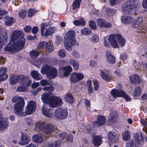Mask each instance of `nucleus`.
Masks as SVG:
<instances>
[{
  "label": "nucleus",
  "mask_w": 147,
  "mask_h": 147,
  "mask_svg": "<svg viewBox=\"0 0 147 147\" xmlns=\"http://www.w3.org/2000/svg\"><path fill=\"white\" fill-rule=\"evenodd\" d=\"M10 38L9 42L4 48V51L14 53L22 50L24 47L26 42L24 37Z\"/></svg>",
  "instance_id": "f257e3e1"
},
{
  "label": "nucleus",
  "mask_w": 147,
  "mask_h": 147,
  "mask_svg": "<svg viewBox=\"0 0 147 147\" xmlns=\"http://www.w3.org/2000/svg\"><path fill=\"white\" fill-rule=\"evenodd\" d=\"M42 100L45 103L49 104L51 107H54L61 105L63 102L62 100L58 97L51 96L48 94L42 95Z\"/></svg>",
  "instance_id": "f03ea898"
},
{
  "label": "nucleus",
  "mask_w": 147,
  "mask_h": 147,
  "mask_svg": "<svg viewBox=\"0 0 147 147\" xmlns=\"http://www.w3.org/2000/svg\"><path fill=\"white\" fill-rule=\"evenodd\" d=\"M40 72L43 74H46L47 77L49 79L55 78L58 74V71L56 68L49 65H45L42 68Z\"/></svg>",
  "instance_id": "7ed1b4c3"
},
{
  "label": "nucleus",
  "mask_w": 147,
  "mask_h": 147,
  "mask_svg": "<svg viewBox=\"0 0 147 147\" xmlns=\"http://www.w3.org/2000/svg\"><path fill=\"white\" fill-rule=\"evenodd\" d=\"M137 2V0H128L122 7L124 13L127 14L130 12H135L138 9V6L137 5V7H136L134 5H136Z\"/></svg>",
  "instance_id": "20e7f679"
},
{
  "label": "nucleus",
  "mask_w": 147,
  "mask_h": 147,
  "mask_svg": "<svg viewBox=\"0 0 147 147\" xmlns=\"http://www.w3.org/2000/svg\"><path fill=\"white\" fill-rule=\"evenodd\" d=\"M68 115L67 110L61 108H58L54 112L55 116L58 119H64L67 118Z\"/></svg>",
  "instance_id": "39448f33"
},
{
  "label": "nucleus",
  "mask_w": 147,
  "mask_h": 147,
  "mask_svg": "<svg viewBox=\"0 0 147 147\" xmlns=\"http://www.w3.org/2000/svg\"><path fill=\"white\" fill-rule=\"evenodd\" d=\"M17 79L18 82L20 84L25 86H29L31 84L32 81L28 80V78L22 74L17 75Z\"/></svg>",
  "instance_id": "423d86ee"
},
{
  "label": "nucleus",
  "mask_w": 147,
  "mask_h": 147,
  "mask_svg": "<svg viewBox=\"0 0 147 147\" xmlns=\"http://www.w3.org/2000/svg\"><path fill=\"white\" fill-rule=\"evenodd\" d=\"M64 45L65 49L68 51L71 50V47L76 43L75 37H64Z\"/></svg>",
  "instance_id": "0eeeda50"
},
{
  "label": "nucleus",
  "mask_w": 147,
  "mask_h": 147,
  "mask_svg": "<svg viewBox=\"0 0 147 147\" xmlns=\"http://www.w3.org/2000/svg\"><path fill=\"white\" fill-rule=\"evenodd\" d=\"M97 121L92 122L93 125L96 128L100 127L104 125L106 123V118L105 117L102 115H99L97 116Z\"/></svg>",
  "instance_id": "6e6552de"
},
{
  "label": "nucleus",
  "mask_w": 147,
  "mask_h": 147,
  "mask_svg": "<svg viewBox=\"0 0 147 147\" xmlns=\"http://www.w3.org/2000/svg\"><path fill=\"white\" fill-rule=\"evenodd\" d=\"M25 105V101L17 103L14 105L15 113L18 115L21 114V116H23L22 112L23 110V108Z\"/></svg>",
  "instance_id": "1a4fd4ad"
},
{
  "label": "nucleus",
  "mask_w": 147,
  "mask_h": 147,
  "mask_svg": "<svg viewBox=\"0 0 147 147\" xmlns=\"http://www.w3.org/2000/svg\"><path fill=\"white\" fill-rule=\"evenodd\" d=\"M35 102L34 101H30L27 106L26 110L24 116L26 115H30L33 114L35 111L36 106Z\"/></svg>",
  "instance_id": "9d476101"
},
{
  "label": "nucleus",
  "mask_w": 147,
  "mask_h": 147,
  "mask_svg": "<svg viewBox=\"0 0 147 147\" xmlns=\"http://www.w3.org/2000/svg\"><path fill=\"white\" fill-rule=\"evenodd\" d=\"M129 80L131 83L134 85H139L141 82L140 76L136 74L131 75L129 77Z\"/></svg>",
  "instance_id": "9b49d317"
},
{
  "label": "nucleus",
  "mask_w": 147,
  "mask_h": 147,
  "mask_svg": "<svg viewBox=\"0 0 147 147\" xmlns=\"http://www.w3.org/2000/svg\"><path fill=\"white\" fill-rule=\"evenodd\" d=\"M124 90L120 89H113L111 92V95L114 98H116L117 97H121L123 93Z\"/></svg>",
  "instance_id": "f8f14e48"
},
{
  "label": "nucleus",
  "mask_w": 147,
  "mask_h": 147,
  "mask_svg": "<svg viewBox=\"0 0 147 147\" xmlns=\"http://www.w3.org/2000/svg\"><path fill=\"white\" fill-rule=\"evenodd\" d=\"M63 70L64 71L63 74L64 76L67 77L70 74L72 71V69L71 66H67L65 67H60L59 70L60 73L61 70Z\"/></svg>",
  "instance_id": "ddd939ff"
},
{
  "label": "nucleus",
  "mask_w": 147,
  "mask_h": 147,
  "mask_svg": "<svg viewBox=\"0 0 147 147\" xmlns=\"http://www.w3.org/2000/svg\"><path fill=\"white\" fill-rule=\"evenodd\" d=\"M30 138L26 134L22 133L21 136L20 145H25L28 144L30 142Z\"/></svg>",
  "instance_id": "4468645a"
},
{
  "label": "nucleus",
  "mask_w": 147,
  "mask_h": 147,
  "mask_svg": "<svg viewBox=\"0 0 147 147\" xmlns=\"http://www.w3.org/2000/svg\"><path fill=\"white\" fill-rule=\"evenodd\" d=\"M93 141L92 143L94 146H98L100 145L102 143V138L99 136H92Z\"/></svg>",
  "instance_id": "2eb2a0df"
},
{
  "label": "nucleus",
  "mask_w": 147,
  "mask_h": 147,
  "mask_svg": "<svg viewBox=\"0 0 147 147\" xmlns=\"http://www.w3.org/2000/svg\"><path fill=\"white\" fill-rule=\"evenodd\" d=\"M115 37H109L108 40L109 42L112 47L114 48H119V45L117 39H115Z\"/></svg>",
  "instance_id": "dca6fc26"
},
{
  "label": "nucleus",
  "mask_w": 147,
  "mask_h": 147,
  "mask_svg": "<svg viewBox=\"0 0 147 147\" xmlns=\"http://www.w3.org/2000/svg\"><path fill=\"white\" fill-rule=\"evenodd\" d=\"M106 57L107 61L109 63L114 64L116 62L114 56L111 55V52L107 51L106 53Z\"/></svg>",
  "instance_id": "f3484780"
},
{
  "label": "nucleus",
  "mask_w": 147,
  "mask_h": 147,
  "mask_svg": "<svg viewBox=\"0 0 147 147\" xmlns=\"http://www.w3.org/2000/svg\"><path fill=\"white\" fill-rule=\"evenodd\" d=\"M54 129V127L52 124H48L44 126L43 131L46 134H49L53 131Z\"/></svg>",
  "instance_id": "a211bd4d"
},
{
  "label": "nucleus",
  "mask_w": 147,
  "mask_h": 147,
  "mask_svg": "<svg viewBox=\"0 0 147 147\" xmlns=\"http://www.w3.org/2000/svg\"><path fill=\"white\" fill-rule=\"evenodd\" d=\"M108 137L109 141L112 143L115 142L118 139L116 137L115 134L114 132L109 131L108 134Z\"/></svg>",
  "instance_id": "6ab92c4d"
},
{
  "label": "nucleus",
  "mask_w": 147,
  "mask_h": 147,
  "mask_svg": "<svg viewBox=\"0 0 147 147\" xmlns=\"http://www.w3.org/2000/svg\"><path fill=\"white\" fill-rule=\"evenodd\" d=\"M0 131H3L7 129L9 126L8 122L6 120H2L0 118Z\"/></svg>",
  "instance_id": "aec40b11"
},
{
  "label": "nucleus",
  "mask_w": 147,
  "mask_h": 147,
  "mask_svg": "<svg viewBox=\"0 0 147 147\" xmlns=\"http://www.w3.org/2000/svg\"><path fill=\"white\" fill-rule=\"evenodd\" d=\"M121 20L122 22L125 24L131 23L134 20L132 17L125 16L122 17Z\"/></svg>",
  "instance_id": "412c9836"
},
{
  "label": "nucleus",
  "mask_w": 147,
  "mask_h": 147,
  "mask_svg": "<svg viewBox=\"0 0 147 147\" xmlns=\"http://www.w3.org/2000/svg\"><path fill=\"white\" fill-rule=\"evenodd\" d=\"M142 20V18L139 17L137 18L135 20L133 21L131 25V27L133 28H136L139 26Z\"/></svg>",
  "instance_id": "4be33fe9"
},
{
  "label": "nucleus",
  "mask_w": 147,
  "mask_h": 147,
  "mask_svg": "<svg viewBox=\"0 0 147 147\" xmlns=\"http://www.w3.org/2000/svg\"><path fill=\"white\" fill-rule=\"evenodd\" d=\"M30 74L33 79L37 80H40L42 78V77L40 75V74L38 73V71H32Z\"/></svg>",
  "instance_id": "5701e85b"
},
{
  "label": "nucleus",
  "mask_w": 147,
  "mask_h": 147,
  "mask_svg": "<svg viewBox=\"0 0 147 147\" xmlns=\"http://www.w3.org/2000/svg\"><path fill=\"white\" fill-rule=\"evenodd\" d=\"M32 139L36 143H40L42 142L44 139L40 135L37 134L34 135L32 137Z\"/></svg>",
  "instance_id": "b1692460"
},
{
  "label": "nucleus",
  "mask_w": 147,
  "mask_h": 147,
  "mask_svg": "<svg viewBox=\"0 0 147 147\" xmlns=\"http://www.w3.org/2000/svg\"><path fill=\"white\" fill-rule=\"evenodd\" d=\"M82 0H75L72 4L73 10L77 11L80 8Z\"/></svg>",
  "instance_id": "393cba45"
},
{
  "label": "nucleus",
  "mask_w": 147,
  "mask_h": 147,
  "mask_svg": "<svg viewBox=\"0 0 147 147\" xmlns=\"http://www.w3.org/2000/svg\"><path fill=\"white\" fill-rule=\"evenodd\" d=\"M11 101L13 103L16 104L24 101V99L22 97L18 96H13L11 99Z\"/></svg>",
  "instance_id": "a878e982"
},
{
  "label": "nucleus",
  "mask_w": 147,
  "mask_h": 147,
  "mask_svg": "<svg viewBox=\"0 0 147 147\" xmlns=\"http://www.w3.org/2000/svg\"><path fill=\"white\" fill-rule=\"evenodd\" d=\"M109 74H106L102 70L100 71V75L102 78L106 81H110L111 80V77H110Z\"/></svg>",
  "instance_id": "bb28decb"
},
{
  "label": "nucleus",
  "mask_w": 147,
  "mask_h": 147,
  "mask_svg": "<svg viewBox=\"0 0 147 147\" xmlns=\"http://www.w3.org/2000/svg\"><path fill=\"white\" fill-rule=\"evenodd\" d=\"M45 35L47 36H49L53 34L55 30V28L54 27H51L49 28L45 29Z\"/></svg>",
  "instance_id": "cd10ccee"
},
{
  "label": "nucleus",
  "mask_w": 147,
  "mask_h": 147,
  "mask_svg": "<svg viewBox=\"0 0 147 147\" xmlns=\"http://www.w3.org/2000/svg\"><path fill=\"white\" fill-rule=\"evenodd\" d=\"M86 84L88 93L90 95L93 91L91 81L89 79H88L86 81Z\"/></svg>",
  "instance_id": "c85d7f7f"
},
{
  "label": "nucleus",
  "mask_w": 147,
  "mask_h": 147,
  "mask_svg": "<svg viewBox=\"0 0 147 147\" xmlns=\"http://www.w3.org/2000/svg\"><path fill=\"white\" fill-rule=\"evenodd\" d=\"M117 117L115 115H111L107 120V121L109 124L112 125L114 123L117 121Z\"/></svg>",
  "instance_id": "c756f323"
},
{
  "label": "nucleus",
  "mask_w": 147,
  "mask_h": 147,
  "mask_svg": "<svg viewBox=\"0 0 147 147\" xmlns=\"http://www.w3.org/2000/svg\"><path fill=\"white\" fill-rule=\"evenodd\" d=\"M24 34L22 31L16 30L11 32V37H24Z\"/></svg>",
  "instance_id": "7c9ffc66"
},
{
  "label": "nucleus",
  "mask_w": 147,
  "mask_h": 147,
  "mask_svg": "<svg viewBox=\"0 0 147 147\" xmlns=\"http://www.w3.org/2000/svg\"><path fill=\"white\" fill-rule=\"evenodd\" d=\"M44 124V122L36 123L35 125L34 130L37 131H41L43 129Z\"/></svg>",
  "instance_id": "2f4dec72"
},
{
  "label": "nucleus",
  "mask_w": 147,
  "mask_h": 147,
  "mask_svg": "<svg viewBox=\"0 0 147 147\" xmlns=\"http://www.w3.org/2000/svg\"><path fill=\"white\" fill-rule=\"evenodd\" d=\"M45 46V50L47 51L49 53H51L53 51L54 48L52 44L48 42H46Z\"/></svg>",
  "instance_id": "473e14b6"
},
{
  "label": "nucleus",
  "mask_w": 147,
  "mask_h": 147,
  "mask_svg": "<svg viewBox=\"0 0 147 147\" xmlns=\"http://www.w3.org/2000/svg\"><path fill=\"white\" fill-rule=\"evenodd\" d=\"M66 101L70 103H72L74 102V97L71 93L67 94L65 97Z\"/></svg>",
  "instance_id": "72a5a7b5"
},
{
  "label": "nucleus",
  "mask_w": 147,
  "mask_h": 147,
  "mask_svg": "<svg viewBox=\"0 0 147 147\" xmlns=\"http://www.w3.org/2000/svg\"><path fill=\"white\" fill-rule=\"evenodd\" d=\"M69 62L70 64L73 65L74 68L76 69L77 70L79 67V63L78 61L74 59H70L69 60Z\"/></svg>",
  "instance_id": "f704fd0d"
},
{
  "label": "nucleus",
  "mask_w": 147,
  "mask_h": 147,
  "mask_svg": "<svg viewBox=\"0 0 147 147\" xmlns=\"http://www.w3.org/2000/svg\"><path fill=\"white\" fill-rule=\"evenodd\" d=\"M74 24L76 25H81L82 26H84L86 24V22L84 19L81 18L79 20L74 21Z\"/></svg>",
  "instance_id": "c9c22d12"
},
{
  "label": "nucleus",
  "mask_w": 147,
  "mask_h": 147,
  "mask_svg": "<svg viewBox=\"0 0 147 147\" xmlns=\"http://www.w3.org/2000/svg\"><path fill=\"white\" fill-rule=\"evenodd\" d=\"M17 75L15 76L13 75L11 76L9 79V83L11 85H14L18 82V80L17 79Z\"/></svg>",
  "instance_id": "e433bc0d"
},
{
  "label": "nucleus",
  "mask_w": 147,
  "mask_h": 147,
  "mask_svg": "<svg viewBox=\"0 0 147 147\" xmlns=\"http://www.w3.org/2000/svg\"><path fill=\"white\" fill-rule=\"evenodd\" d=\"M4 19L6 20L5 24L7 26H10L13 23V19L12 18L9 17L8 16H6L4 17Z\"/></svg>",
  "instance_id": "4c0bfd02"
},
{
  "label": "nucleus",
  "mask_w": 147,
  "mask_h": 147,
  "mask_svg": "<svg viewBox=\"0 0 147 147\" xmlns=\"http://www.w3.org/2000/svg\"><path fill=\"white\" fill-rule=\"evenodd\" d=\"M40 53L37 51L34 50L31 51L30 53V57L32 58H36L39 55Z\"/></svg>",
  "instance_id": "58836bf2"
},
{
  "label": "nucleus",
  "mask_w": 147,
  "mask_h": 147,
  "mask_svg": "<svg viewBox=\"0 0 147 147\" xmlns=\"http://www.w3.org/2000/svg\"><path fill=\"white\" fill-rule=\"evenodd\" d=\"M51 109L50 108H44L42 109V113L43 115L47 117H50L51 116V114L50 113Z\"/></svg>",
  "instance_id": "ea45409f"
},
{
  "label": "nucleus",
  "mask_w": 147,
  "mask_h": 147,
  "mask_svg": "<svg viewBox=\"0 0 147 147\" xmlns=\"http://www.w3.org/2000/svg\"><path fill=\"white\" fill-rule=\"evenodd\" d=\"M130 132L128 130H125L123 137V140L125 141L129 140L130 138Z\"/></svg>",
  "instance_id": "a19ab883"
},
{
  "label": "nucleus",
  "mask_w": 147,
  "mask_h": 147,
  "mask_svg": "<svg viewBox=\"0 0 147 147\" xmlns=\"http://www.w3.org/2000/svg\"><path fill=\"white\" fill-rule=\"evenodd\" d=\"M116 39L121 47H123L125 46L126 43V40L125 38L123 37H116Z\"/></svg>",
  "instance_id": "79ce46f5"
},
{
  "label": "nucleus",
  "mask_w": 147,
  "mask_h": 147,
  "mask_svg": "<svg viewBox=\"0 0 147 147\" xmlns=\"http://www.w3.org/2000/svg\"><path fill=\"white\" fill-rule=\"evenodd\" d=\"M7 41V37H0V51L2 46L5 45Z\"/></svg>",
  "instance_id": "37998d69"
},
{
  "label": "nucleus",
  "mask_w": 147,
  "mask_h": 147,
  "mask_svg": "<svg viewBox=\"0 0 147 147\" xmlns=\"http://www.w3.org/2000/svg\"><path fill=\"white\" fill-rule=\"evenodd\" d=\"M92 31L90 29L86 28H83L81 31V34L86 36L88 35Z\"/></svg>",
  "instance_id": "c03bdc74"
},
{
  "label": "nucleus",
  "mask_w": 147,
  "mask_h": 147,
  "mask_svg": "<svg viewBox=\"0 0 147 147\" xmlns=\"http://www.w3.org/2000/svg\"><path fill=\"white\" fill-rule=\"evenodd\" d=\"M70 81L72 83H75L78 82L76 73L73 72L71 74L70 77Z\"/></svg>",
  "instance_id": "a18cd8bd"
},
{
  "label": "nucleus",
  "mask_w": 147,
  "mask_h": 147,
  "mask_svg": "<svg viewBox=\"0 0 147 147\" xmlns=\"http://www.w3.org/2000/svg\"><path fill=\"white\" fill-rule=\"evenodd\" d=\"M134 136L136 140V141L141 143V141L143 140L142 135L141 134V136H140L139 134L138 133H136L134 134Z\"/></svg>",
  "instance_id": "49530a36"
},
{
  "label": "nucleus",
  "mask_w": 147,
  "mask_h": 147,
  "mask_svg": "<svg viewBox=\"0 0 147 147\" xmlns=\"http://www.w3.org/2000/svg\"><path fill=\"white\" fill-rule=\"evenodd\" d=\"M141 92V87L140 86H137L135 89L134 95L136 96H138L140 95Z\"/></svg>",
  "instance_id": "de8ad7c7"
},
{
  "label": "nucleus",
  "mask_w": 147,
  "mask_h": 147,
  "mask_svg": "<svg viewBox=\"0 0 147 147\" xmlns=\"http://www.w3.org/2000/svg\"><path fill=\"white\" fill-rule=\"evenodd\" d=\"M105 22V21L103 19L101 18L98 19L97 20V25L101 27H103Z\"/></svg>",
  "instance_id": "09e8293b"
},
{
  "label": "nucleus",
  "mask_w": 147,
  "mask_h": 147,
  "mask_svg": "<svg viewBox=\"0 0 147 147\" xmlns=\"http://www.w3.org/2000/svg\"><path fill=\"white\" fill-rule=\"evenodd\" d=\"M75 32L72 30H69L65 34V37H75Z\"/></svg>",
  "instance_id": "8fccbe9b"
},
{
  "label": "nucleus",
  "mask_w": 147,
  "mask_h": 147,
  "mask_svg": "<svg viewBox=\"0 0 147 147\" xmlns=\"http://www.w3.org/2000/svg\"><path fill=\"white\" fill-rule=\"evenodd\" d=\"M93 85L94 90L96 91H97L99 87V84L98 82L96 80H94L93 81Z\"/></svg>",
  "instance_id": "3c124183"
},
{
  "label": "nucleus",
  "mask_w": 147,
  "mask_h": 147,
  "mask_svg": "<svg viewBox=\"0 0 147 147\" xmlns=\"http://www.w3.org/2000/svg\"><path fill=\"white\" fill-rule=\"evenodd\" d=\"M89 26L92 30H96L97 28V26L95 22L93 20L89 22Z\"/></svg>",
  "instance_id": "603ef678"
},
{
  "label": "nucleus",
  "mask_w": 147,
  "mask_h": 147,
  "mask_svg": "<svg viewBox=\"0 0 147 147\" xmlns=\"http://www.w3.org/2000/svg\"><path fill=\"white\" fill-rule=\"evenodd\" d=\"M48 24L46 23H44L41 24V34L42 36H43L44 34V29L45 28H46L48 26Z\"/></svg>",
  "instance_id": "864d4df0"
},
{
  "label": "nucleus",
  "mask_w": 147,
  "mask_h": 147,
  "mask_svg": "<svg viewBox=\"0 0 147 147\" xmlns=\"http://www.w3.org/2000/svg\"><path fill=\"white\" fill-rule=\"evenodd\" d=\"M37 11L34 9H30L28 10V16L29 17H31L33 16Z\"/></svg>",
  "instance_id": "5fc2aeb1"
},
{
  "label": "nucleus",
  "mask_w": 147,
  "mask_h": 147,
  "mask_svg": "<svg viewBox=\"0 0 147 147\" xmlns=\"http://www.w3.org/2000/svg\"><path fill=\"white\" fill-rule=\"evenodd\" d=\"M131 147H140L141 143L136 141H131L129 142Z\"/></svg>",
  "instance_id": "6e6d98bb"
},
{
  "label": "nucleus",
  "mask_w": 147,
  "mask_h": 147,
  "mask_svg": "<svg viewBox=\"0 0 147 147\" xmlns=\"http://www.w3.org/2000/svg\"><path fill=\"white\" fill-rule=\"evenodd\" d=\"M122 95V96L121 97L124 98L126 101L129 102L131 100V98L125 93L124 91Z\"/></svg>",
  "instance_id": "4d7b16f0"
},
{
  "label": "nucleus",
  "mask_w": 147,
  "mask_h": 147,
  "mask_svg": "<svg viewBox=\"0 0 147 147\" xmlns=\"http://www.w3.org/2000/svg\"><path fill=\"white\" fill-rule=\"evenodd\" d=\"M40 83L42 86H48L50 85V83L48 80L44 79L41 80L40 82Z\"/></svg>",
  "instance_id": "13d9d810"
},
{
  "label": "nucleus",
  "mask_w": 147,
  "mask_h": 147,
  "mask_svg": "<svg viewBox=\"0 0 147 147\" xmlns=\"http://www.w3.org/2000/svg\"><path fill=\"white\" fill-rule=\"evenodd\" d=\"M60 144L59 142L57 141L56 142L49 144L47 147H58Z\"/></svg>",
  "instance_id": "bf43d9fd"
},
{
  "label": "nucleus",
  "mask_w": 147,
  "mask_h": 147,
  "mask_svg": "<svg viewBox=\"0 0 147 147\" xmlns=\"http://www.w3.org/2000/svg\"><path fill=\"white\" fill-rule=\"evenodd\" d=\"M43 90L49 91L50 92H53L54 90V88L52 86H46L43 88Z\"/></svg>",
  "instance_id": "052dcab7"
},
{
  "label": "nucleus",
  "mask_w": 147,
  "mask_h": 147,
  "mask_svg": "<svg viewBox=\"0 0 147 147\" xmlns=\"http://www.w3.org/2000/svg\"><path fill=\"white\" fill-rule=\"evenodd\" d=\"M58 55L61 58H64L66 56L65 50L61 49L58 52Z\"/></svg>",
  "instance_id": "680f3d73"
},
{
  "label": "nucleus",
  "mask_w": 147,
  "mask_h": 147,
  "mask_svg": "<svg viewBox=\"0 0 147 147\" xmlns=\"http://www.w3.org/2000/svg\"><path fill=\"white\" fill-rule=\"evenodd\" d=\"M78 82L84 78V76L81 73H76Z\"/></svg>",
  "instance_id": "e2e57ef3"
},
{
  "label": "nucleus",
  "mask_w": 147,
  "mask_h": 147,
  "mask_svg": "<svg viewBox=\"0 0 147 147\" xmlns=\"http://www.w3.org/2000/svg\"><path fill=\"white\" fill-rule=\"evenodd\" d=\"M26 13L27 11H26L22 10L19 13V16L20 18H23L25 16Z\"/></svg>",
  "instance_id": "0e129e2a"
},
{
  "label": "nucleus",
  "mask_w": 147,
  "mask_h": 147,
  "mask_svg": "<svg viewBox=\"0 0 147 147\" xmlns=\"http://www.w3.org/2000/svg\"><path fill=\"white\" fill-rule=\"evenodd\" d=\"M25 87L20 86L18 87L16 90L18 92H24L25 91Z\"/></svg>",
  "instance_id": "69168bd1"
},
{
  "label": "nucleus",
  "mask_w": 147,
  "mask_h": 147,
  "mask_svg": "<svg viewBox=\"0 0 147 147\" xmlns=\"http://www.w3.org/2000/svg\"><path fill=\"white\" fill-rule=\"evenodd\" d=\"M104 42H103L104 46L105 47H107L108 48H109L110 47V45L109 44L107 40H106V37L104 38Z\"/></svg>",
  "instance_id": "338daca9"
},
{
  "label": "nucleus",
  "mask_w": 147,
  "mask_h": 147,
  "mask_svg": "<svg viewBox=\"0 0 147 147\" xmlns=\"http://www.w3.org/2000/svg\"><path fill=\"white\" fill-rule=\"evenodd\" d=\"M26 123L29 126H31L33 125V123L32 120L30 118H27L26 119Z\"/></svg>",
  "instance_id": "774afa93"
}]
</instances>
